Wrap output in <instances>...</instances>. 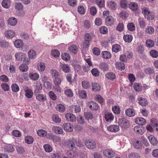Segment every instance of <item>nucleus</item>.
I'll return each mask as SVG.
<instances>
[{"instance_id": "c03bdc74", "label": "nucleus", "mask_w": 158, "mask_h": 158, "mask_svg": "<svg viewBox=\"0 0 158 158\" xmlns=\"http://www.w3.org/2000/svg\"><path fill=\"white\" fill-rule=\"evenodd\" d=\"M33 95V92L31 90L28 89L25 91V95L28 98H31Z\"/></svg>"}, {"instance_id": "680f3d73", "label": "nucleus", "mask_w": 158, "mask_h": 158, "mask_svg": "<svg viewBox=\"0 0 158 158\" xmlns=\"http://www.w3.org/2000/svg\"><path fill=\"white\" fill-rule=\"evenodd\" d=\"M100 32L101 33L103 34H106L108 32V29L105 26L101 27L99 29Z\"/></svg>"}, {"instance_id": "393cba45", "label": "nucleus", "mask_w": 158, "mask_h": 158, "mask_svg": "<svg viewBox=\"0 0 158 158\" xmlns=\"http://www.w3.org/2000/svg\"><path fill=\"white\" fill-rule=\"evenodd\" d=\"M67 155L70 158H73L77 156V153L73 150H69L67 152Z\"/></svg>"}, {"instance_id": "39448f33", "label": "nucleus", "mask_w": 158, "mask_h": 158, "mask_svg": "<svg viewBox=\"0 0 158 158\" xmlns=\"http://www.w3.org/2000/svg\"><path fill=\"white\" fill-rule=\"evenodd\" d=\"M103 154L106 157L109 158L113 157L114 156V152L110 149H106L103 151Z\"/></svg>"}, {"instance_id": "37998d69", "label": "nucleus", "mask_w": 158, "mask_h": 158, "mask_svg": "<svg viewBox=\"0 0 158 158\" xmlns=\"http://www.w3.org/2000/svg\"><path fill=\"white\" fill-rule=\"evenodd\" d=\"M151 125L154 127H157L158 126V120L155 118H152L151 120Z\"/></svg>"}, {"instance_id": "ea45409f", "label": "nucleus", "mask_w": 158, "mask_h": 158, "mask_svg": "<svg viewBox=\"0 0 158 158\" xmlns=\"http://www.w3.org/2000/svg\"><path fill=\"white\" fill-rule=\"evenodd\" d=\"M146 45L148 48H152L154 46V42L151 40H148L146 41Z\"/></svg>"}, {"instance_id": "9b49d317", "label": "nucleus", "mask_w": 158, "mask_h": 158, "mask_svg": "<svg viewBox=\"0 0 158 158\" xmlns=\"http://www.w3.org/2000/svg\"><path fill=\"white\" fill-rule=\"evenodd\" d=\"M59 66L60 69L65 73H69L70 71V67L67 64L61 63Z\"/></svg>"}, {"instance_id": "13d9d810", "label": "nucleus", "mask_w": 158, "mask_h": 158, "mask_svg": "<svg viewBox=\"0 0 158 158\" xmlns=\"http://www.w3.org/2000/svg\"><path fill=\"white\" fill-rule=\"evenodd\" d=\"M84 117L87 120L91 119L93 118V115L90 112H87L84 114Z\"/></svg>"}, {"instance_id": "6e6552de", "label": "nucleus", "mask_w": 158, "mask_h": 158, "mask_svg": "<svg viewBox=\"0 0 158 158\" xmlns=\"http://www.w3.org/2000/svg\"><path fill=\"white\" fill-rule=\"evenodd\" d=\"M76 142V139H75L72 138L70 139L67 142L66 145L68 147L70 148V147L73 148H75V144Z\"/></svg>"}, {"instance_id": "f3484780", "label": "nucleus", "mask_w": 158, "mask_h": 158, "mask_svg": "<svg viewBox=\"0 0 158 158\" xmlns=\"http://www.w3.org/2000/svg\"><path fill=\"white\" fill-rule=\"evenodd\" d=\"M137 101L139 104L143 106H145L148 104L147 100L145 98L142 97H139Z\"/></svg>"}, {"instance_id": "412c9836", "label": "nucleus", "mask_w": 158, "mask_h": 158, "mask_svg": "<svg viewBox=\"0 0 158 158\" xmlns=\"http://www.w3.org/2000/svg\"><path fill=\"white\" fill-rule=\"evenodd\" d=\"M99 67L102 70L106 71L108 69L109 66L108 64L106 63L101 62L99 65Z\"/></svg>"}, {"instance_id": "58836bf2", "label": "nucleus", "mask_w": 158, "mask_h": 158, "mask_svg": "<svg viewBox=\"0 0 158 158\" xmlns=\"http://www.w3.org/2000/svg\"><path fill=\"white\" fill-rule=\"evenodd\" d=\"M52 129L54 131L56 134H62L63 132L62 129L59 127H53Z\"/></svg>"}, {"instance_id": "20e7f679", "label": "nucleus", "mask_w": 158, "mask_h": 158, "mask_svg": "<svg viewBox=\"0 0 158 158\" xmlns=\"http://www.w3.org/2000/svg\"><path fill=\"white\" fill-rule=\"evenodd\" d=\"M118 124L122 128H126L129 124L128 121L124 118H119L118 121Z\"/></svg>"}, {"instance_id": "7c9ffc66", "label": "nucleus", "mask_w": 158, "mask_h": 158, "mask_svg": "<svg viewBox=\"0 0 158 158\" xmlns=\"http://www.w3.org/2000/svg\"><path fill=\"white\" fill-rule=\"evenodd\" d=\"M36 99L39 101L44 102L46 99V96L43 94H39L36 96Z\"/></svg>"}, {"instance_id": "09e8293b", "label": "nucleus", "mask_w": 158, "mask_h": 158, "mask_svg": "<svg viewBox=\"0 0 158 158\" xmlns=\"http://www.w3.org/2000/svg\"><path fill=\"white\" fill-rule=\"evenodd\" d=\"M19 69L22 72H25L28 70V67L26 64H22L19 66Z\"/></svg>"}, {"instance_id": "473e14b6", "label": "nucleus", "mask_w": 158, "mask_h": 158, "mask_svg": "<svg viewBox=\"0 0 158 158\" xmlns=\"http://www.w3.org/2000/svg\"><path fill=\"white\" fill-rule=\"evenodd\" d=\"M28 56L30 58L34 59L36 56V52L33 49H31L28 52Z\"/></svg>"}, {"instance_id": "bf43d9fd", "label": "nucleus", "mask_w": 158, "mask_h": 158, "mask_svg": "<svg viewBox=\"0 0 158 158\" xmlns=\"http://www.w3.org/2000/svg\"><path fill=\"white\" fill-rule=\"evenodd\" d=\"M113 112L116 114H119L120 112V108L119 106H115L112 108Z\"/></svg>"}, {"instance_id": "dca6fc26", "label": "nucleus", "mask_w": 158, "mask_h": 158, "mask_svg": "<svg viewBox=\"0 0 158 158\" xmlns=\"http://www.w3.org/2000/svg\"><path fill=\"white\" fill-rule=\"evenodd\" d=\"M135 121L137 124L142 126L145 125L146 123V120L143 118H136Z\"/></svg>"}, {"instance_id": "423d86ee", "label": "nucleus", "mask_w": 158, "mask_h": 158, "mask_svg": "<svg viewBox=\"0 0 158 158\" xmlns=\"http://www.w3.org/2000/svg\"><path fill=\"white\" fill-rule=\"evenodd\" d=\"M114 19L112 16H108L106 19V24L108 26H112L114 24Z\"/></svg>"}, {"instance_id": "de8ad7c7", "label": "nucleus", "mask_w": 158, "mask_h": 158, "mask_svg": "<svg viewBox=\"0 0 158 158\" xmlns=\"http://www.w3.org/2000/svg\"><path fill=\"white\" fill-rule=\"evenodd\" d=\"M121 6L123 8H127V7L128 2L127 0H121L120 2Z\"/></svg>"}, {"instance_id": "f704fd0d", "label": "nucleus", "mask_w": 158, "mask_h": 158, "mask_svg": "<svg viewBox=\"0 0 158 158\" xmlns=\"http://www.w3.org/2000/svg\"><path fill=\"white\" fill-rule=\"evenodd\" d=\"M115 65L117 68L119 70H122L125 69V65L124 64L121 62H118Z\"/></svg>"}, {"instance_id": "e2e57ef3", "label": "nucleus", "mask_w": 158, "mask_h": 158, "mask_svg": "<svg viewBox=\"0 0 158 158\" xmlns=\"http://www.w3.org/2000/svg\"><path fill=\"white\" fill-rule=\"evenodd\" d=\"M51 54L54 57H57L59 56L60 55V52L58 50L55 49L52 50L51 51Z\"/></svg>"}, {"instance_id": "1a4fd4ad", "label": "nucleus", "mask_w": 158, "mask_h": 158, "mask_svg": "<svg viewBox=\"0 0 158 158\" xmlns=\"http://www.w3.org/2000/svg\"><path fill=\"white\" fill-rule=\"evenodd\" d=\"M65 117L68 121L74 122L76 121V118L73 114L71 113H67L65 115Z\"/></svg>"}, {"instance_id": "f8f14e48", "label": "nucleus", "mask_w": 158, "mask_h": 158, "mask_svg": "<svg viewBox=\"0 0 158 158\" xmlns=\"http://www.w3.org/2000/svg\"><path fill=\"white\" fill-rule=\"evenodd\" d=\"M129 8L133 11H136L138 10L139 8L138 4L136 2H132L128 4Z\"/></svg>"}, {"instance_id": "c756f323", "label": "nucleus", "mask_w": 158, "mask_h": 158, "mask_svg": "<svg viewBox=\"0 0 158 158\" xmlns=\"http://www.w3.org/2000/svg\"><path fill=\"white\" fill-rule=\"evenodd\" d=\"M92 89L94 92H97L99 91L100 87L99 85L97 83L95 82L92 83Z\"/></svg>"}, {"instance_id": "0eeeda50", "label": "nucleus", "mask_w": 158, "mask_h": 158, "mask_svg": "<svg viewBox=\"0 0 158 158\" xmlns=\"http://www.w3.org/2000/svg\"><path fill=\"white\" fill-rule=\"evenodd\" d=\"M62 127L65 131L68 132L72 131L73 130V126L70 123H64L62 125Z\"/></svg>"}, {"instance_id": "b1692460", "label": "nucleus", "mask_w": 158, "mask_h": 158, "mask_svg": "<svg viewBox=\"0 0 158 158\" xmlns=\"http://www.w3.org/2000/svg\"><path fill=\"white\" fill-rule=\"evenodd\" d=\"M14 150L13 146L10 144L5 145L4 146V150L5 152H11Z\"/></svg>"}, {"instance_id": "69168bd1", "label": "nucleus", "mask_w": 158, "mask_h": 158, "mask_svg": "<svg viewBox=\"0 0 158 158\" xmlns=\"http://www.w3.org/2000/svg\"><path fill=\"white\" fill-rule=\"evenodd\" d=\"M12 91L15 92H16L19 91V88L18 85L15 84H13L11 85Z\"/></svg>"}, {"instance_id": "6ab92c4d", "label": "nucleus", "mask_w": 158, "mask_h": 158, "mask_svg": "<svg viewBox=\"0 0 158 158\" xmlns=\"http://www.w3.org/2000/svg\"><path fill=\"white\" fill-rule=\"evenodd\" d=\"M105 118L106 121L109 122L113 120L114 116L112 113L107 112L105 114Z\"/></svg>"}, {"instance_id": "9d476101", "label": "nucleus", "mask_w": 158, "mask_h": 158, "mask_svg": "<svg viewBox=\"0 0 158 158\" xmlns=\"http://www.w3.org/2000/svg\"><path fill=\"white\" fill-rule=\"evenodd\" d=\"M26 55L22 52H18L16 53L15 57L17 60L18 61L24 60L26 57Z\"/></svg>"}, {"instance_id": "338daca9", "label": "nucleus", "mask_w": 158, "mask_h": 158, "mask_svg": "<svg viewBox=\"0 0 158 158\" xmlns=\"http://www.w3.org/2000/svg\"><path fill=\"white\" fill-rule=\"evenodd\" d=\"M53 121L56 123H60L61 121V119L57 114H54L52 117Z\"/></svg>"}, {"instance_id": "bb28decb", "label": "nucleus", "mask_w": 158, "mask_h": 158, "mask_svg": "<svg viewBox=\"0 0 158 158\" xmlns=\"http://www.w3.org/2000/svg\"><path fill=\"white\" fill-rule=\"evenodd\" d=\"M14 45L17 48H20L23 45V43L21 40L17 39L14 42Z\"/></svg>"}, {"instance_id": "a18cd8bd", "label": "nucleus", "mask_w": 158, "mask_h": 158, "mask_svg": "<svg viewBox=\"0 0 158 158\" xmlns=\"http://www.w3.org/2000/svg\"><path fill=\"white\" fill-rule=\"evenodd\" d=\"M154 32V28L151 26H148L146 28L145 32L147 34H152Z\"/></svg>"}, {"instance_id": "864d4df0", "label": "nucleus", "mask_w": 158, "mask_h": 158, "mask_svg": "<svg viewBox=\"0 0 158 158\" xmlns=\"http://www.w3.org/2000/svg\"><path fill=\"white\" fill-rule=\"evenodd\" d=\"M64 94L68 97H71L73 95V94L72 90L70 89H68L64 91Z\"/></svg>"}, {"instance_id": "f257e3e1", "label": "nucleus", "mask_w": 158, "mask_h": 158, "mask_svg": "<svg viewBox=\"0 0 158 158\" xmlns=\"http://www.w3.org/2000/svg\"><path fill=\"white\" fill-rule=\"evenodd\" d=\"M84 39L83 49V50L86 51L89 46L90 42L92 40V36L89 34L86 33L84 35Z\"/></svg>"}, {"instance_id": "c9c22d12", "label": "nucleus", "mask_w": 158, "mask_h": 158, "mask_svg": "<svg viewBox=\"0 0 158 158\" xmlns=\"http://www.w3.org/2000/svg\"><path fill=\"white\" fill-rule=\"evenodd\" d=\"M70 52L76 54L77 51V48L76 45H73L70 46L68 48Z\"/></svg>"}, {"instance_id": "3c124183", "label": "nucleus", "mask_w": 158, "mask_h": 158, "mask_svg": "<svg viewBox=\"0 0 158 158\" xmlns=\"http://www.w3.org/2000/svg\"><path fill=\"white\" fill-rule=\"evenodd\" d=\"M61 58L62 59L65 61H69L70 60V57L69 54L67 53H64L61 55Z\"/></svg>"}, {"instance_id": "4c0bfd02", "label": "nucleus", "mask_w": 158, "mask_h": 158, "mask_svg": "<svg viewBox=\"0 0 158 158\" xmlns=\"http://www.w3.org/2000/svg\"><path fill=\"white\" fill-rule=\"evenodd\" d=\"M132 36L130 35H124L123 39L124 40L128 43L131 42L132 40Z\"/></svg>"}, {"instance_id": "aec40b11", "label": "nucleus", "mask_w": 158, "mask_h": 158, "mask_svg": "<svg viewBox=\"0 0 158 158\" xmlns=\"http://www.w3.org/2000/svg\"><path fill=\"white\" fill-rule=\"evenodd\" d=\"M125 113L126 115L130 117H133L135 115V112L134 110L131 108L126 109Z\"/></svg>"}, {"instance_id": "5fc2aeb1", "label": "nucleus", "mask_w": 158, "mask_h": 158, "mask_svg": "<svg viewBox=\"0 0 158 158\" xmlns=\"http://www.w3.org/2000/svg\"><path fill=\"white\" fill-rule=\"evenodd\" d=\"M33 138L30 136H27L25 137V141L26 143L27 144H31L33 141Z\"/></svg>"}, {"instance_id": "a19ab883", "label": "nucleus", "mask_w": 158, "mask_h": 158, "mask_svg": "<svg viewBox=\"0 0 158 158\" xmlns=\"http://www.w3.org/2000/svg\"><path fill=\"white\" fill-rule=\"evenodd\" d=\"M127 28L128 30L133 31L135 29V24L132 23H128L127 25Z\"/></svg>"}, {"instance_id": "2f4dec72", "label": "nucleus", "mask_w": 158, "mask_h": 158, "mask_svg": "<svg viewBox=\"0 0 158 158\" xmlns=\"http://www.w3.org/2000/svg\"><path fill=\"white\" fill-rule=\"evenodd\" d=\"M2 6L5 8H8L10 6V0H3L2 2Z\"/></svg>"}, {"instance_id": "79ce46f5", "label": "nucleus", "mask_w": 158, "mask_h": 158, "mask_svg": "<svg viewBox=\"0 0 158 158\" xmlns=\"http://www.w3.org/2000/svg\"><path fill=\"white\" fill-rule=\"evenodd\" d=\"M134 88L136 91L139 92L142 90V87L139 83H135L134 85Z\"/></svg>"}, {"instance_id": "72a5a7b5", "label": "nucleus", "mask_w": 158, "mask_h": 158, "mask_svg": "<svg viewBox=\"0 0 158 158\" xmlns=\"http://www.w3.org/2000/svg\"><path fill=\"white\" fill-rule=\"evenodd\" d=\"M106 77L108 79L113 80L116 78L115 74L112 72H109L106 75Z\"/></svg>"}, {"instance_id": "603ef678", "label": "nucleus", "mask_w": 158, "mask_h": 158, "mask_svg": "<svg viewBox=\"0 0 158 158\" xmlns=\"http://www.w3.org/2000/svg\"><path fill=\"white\" fill-rule=\"evenodd\" d=\"M78 94L79 96L83 98H86L87 94L85 91L84 90H80L78 91Z\"/></svg>"}, {"instance_id": "e433bc0d", "label": "nucleus", "mask_w": 158, "mask_h": 158, "mask_svg": "<svg viewBox=\"0 0 158 158\" xmlns=\"http://www.w3.org/2000/svg\"><path fill=\"white\" fill-rule=\"evenodd\" d=\"M112 50L115 53L118 52L121 50V46L118 44L114 45L112 47Z\"/></svg>"}, {"instance_id": "774afa93", "label": "nucleus", "mask_w": 158, "mask_h": 158, "mask_svg": "<svg viewBox=\"0 0 158 158\" xmlns=\"http://www.w3.org/2000/svg\"><path fill=\"white\" fill-rule=\"evenodd\" d=\"M150 55L153 57L156 58L158 56V52L156 50H153L150 52Z\"/></svg>"}, {"instance_id": "cd10ccee", "label": "nucleus", "mask_w": 158, "mask_h": 158, "mask_svg": "<svg viewBox=\"0 0 158 158\" xmlns=\"http://www.w3.org/2000/svg\"><path fill=\"white\" fill-rule=\"evenodd\" d=\"M5 36L7 38H12L15 36V33L14 31L11 30L7 31L5 33Z\"/></svg>"}, {"instance_id": "052dcab7", "label": "nucleus", "mask_w": 158, "mask_h": 158, "mask_svg": "<svg viewBox=\"0 0 158 158\" xmlns=\"http://www.w3.org/2000/svg\"><path fill=\"white\" fill-rule=\"evenodd\" d=\"M128 158H140V156L137 153L132 152L128 155Z\"/></svg>"}, {"instance_id": "ddd939ff", "label": "nucleus", "mask_w": 158, "mask_h": 158, "mask_svg": "<svg viewBox=\"0 0 158 158\" xmlns=\"http://www.w3.org/2000/svg\"><path fill=\"white\" fill-rule=\"evenodd\" d=\"M70 110L73 113H79L81 110V108L79 106L73 105L70 107Z\"/></svg>"}, {"instance_id": "4468645a", "label": "nucleus", "mask_w": 158, "mask_h": 158, "mask_svg": "<svg viewBox=\"0 0 158 158\" xmlns=\"http://www.w3.org/2000/svg\"><path fill=\"white\" fill-rule=\"evenodd\" d=\"M88 105L89 108L92 110H97L98 108V105L96 102L93 101L88 103Z\"/></svg>"}, {"instance_id": "4be33fe9", "label": "nucleus", "mask_w": 158, "mask_h": 158, "mask_svg": "<svg viewBox=\"0 0 158 158\" xmlns=\"http://www.w3.org/2000/svg\"><path fill=\"white\" fill-rule=\"evenodd\" d=\"M17 20L14 17H12L10 18L8 20V24L12 26H14L17 23Z\"/></svg>"}, {"instance_id": "2eb2a0df", "label": "nucleus", "mask_w": 158, "mask_h": 158, "mask_svg": "<svg viewBox=\"0 0 158 158\" xmlns=\"http://www.w3.org/2000/svg\"><path fill=\"white\" fill-rule=\"evenodd\" d=\"M108 129L110 132H117L119 130V127L116 125H110L108 127Z\"/></svg>"}, {"instance_id": "a878e982", "label": "nucleus", "mask_w": 158, "mask_h": 158, "mask_svg": "<svg viewBox=\"0 0 158 158\" xmlns=\"http://www.w3.org/2000/svg\"><path fill=\"white\" fill-rule=\"evenodd\" d=\"M108 6L109 8L113 10H115L117 7L116 3L115 2L113 1L108 2Z\"/></svg>"}, {"instance_id": "8fccbe9b", "label": "nucleus", "mask_w": 158, "mask_h": 158, "mask_svg": "<svg viewBox=\"0 0 158 158\" xmlns=\"http://www.w3.org/2000/svg\"><path fill=\"white\" fill-rule=\"evenodd\" d=\"M133 145L135 148L137 149H140L142 147V144L138 140H136L133 143Z\"/></svg>"}, {"instance_id": "f03ea898", "label": "nucleus", "mask_w": 158, "mask_h": 158, "mask_svg": "<svg viewBox=\"0 0 158 158\" xmlns=\"http://www.w3.org/2000/svg\"><path fill=\"white\" fill-rule=\"evenodd\" d=\"M142 13L143 14L144 17L147 16V14H150V15L151 16L150 17L151 18H149V17H147V19L148 20H152L154 19V14L152 12L150 11L146 7H143L142 8Z\"/></svg>"}, {"instance_id": "4d7b16f0", "label": "nucleus", "mask_w": 158, "mask_h": 158, "mask_svg": "<svg viewBox=\"0 0 158 158\" xmlns=\"http://www.w3.org/2000/svg\"><path fill=\"white\" fill-rule=\"evenodd\" d=\"M96 3L99 7H102L104 5V0H94Z\"/></svg>"}, {"instance_id": "7ed1b4c3", "label": "nucleus", "mask_w": 158, "mask_h": 158, "mask_svg": "<svg viewBox=\"0 0 158 158\" xmlns=\"http://www.w3.org/2000/svg\"><path fill=\"white\" fill-rule=\"evenodd\" d=\"M85 144L88 148L93 150L96 147V143L93 140L91 139H88L86 140Z\"/></svg>"}, {"instance_id": "49530a36", "label": "nucleus", "mask_w": 158, "mask_h": 158, "mask_svg": "<svg viewBox=\"0 0 158 158\" xmlns=\"http://www.w3.org/2000/svg\"><path fill=\"white\" fill-rule=\"evenodd\" d=\"M38 135L41 136H45L47 134V132L43 129H40L38 130L37 131Z\"/></svg>"}, {"instance_id": "6e6d98bb", "label": "nucleus", "mask_w": 158, "mask_h": 158, "mask_svg": "<svg viewBox=\"0 0 158 158\" xmlns=\"http://www.w3.org/2000/svg\"><path fill=\"white\" fill-rule=\"evenodd\" d=\"M82 85L83 87L85 89H88L90 87V85L89 82L87 81H82Z\"/></svg>"}, {"instance_id": "c85d7f7f", "label": "nucleus", "mask_w": 158, "mask_h": 158, "mask_svg": "<svg viewBox=\"0 0 158 158\" xmlns=\"http://www.w3.org/2000/svg\"><path fill=\"white\" fill-rule=\"evenodd\" d=\"M102 57L104 59H108L111 58V55L110 52L107 51H103L102 53Z\"/></svg>"}, {"instance_id": "a211bd4d", "label": "nucleus", "mask_w": 158, "mask_h": 158, "mask_svg": "<svg viewBox=\"0 0 158 158\" xmlns=\"http://www.w3.org/2000/svg\"><path fill=\"white\" fill-rule=\"evenodd\" d=\"M150 143L153 145H156L158 143V142L155 137L153 135H150L148 137Z\"/></svg>"}, {"instance_id": "0e129e2a", "label": "nucleus", "mask_w": 158, "mask_h": 158, "mask_svg": "<svg viewBox=\"0 0 158 158\" xmlns=\"http://www.w3.org/2000/svg\"><path fill=\"white\" fill-rule=\"evenodd\" d=\"M44 148L45 151L47 152H50L52 151V148L49 144H46L44 146Z\"/></svg>"}, {"instance_id": "5701e85b", "label": "nucleus", "mask_w": 158, "mask_h": 158, "mask_svg": "<svg viewBox=\"0 0 158 158\" xmlns=\"http://www.w3.org/2000/svg\"><path fill=\"white\" fill-rule=\"evenodd\" d=\"M29 76L31 79L34 81L37 80L39 78V75L36 73H30Z\"/></svg>"}]
</instances>
